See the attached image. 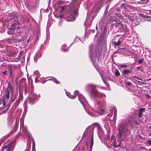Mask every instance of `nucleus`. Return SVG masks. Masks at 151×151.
Here are the masks:
<instances>
[{
    "mask_svg": "<svg viewBox=\"0 0 151 151\" xmlns=\"http://www.w3.org/2000/svg\"><path fill=\"white\" fill-rule=\"evenodd\" d=\"M11 18L9 19V21H12L14 23L11 24L10 27L8 29L7 34L8 35H13L11 38H6L5 40L10 44L14 45H18L19 43L22 40L23 37L22 35V31L18 30L20 29L19 27H17V25L21 24L18 21L17 17L15 12L10 13L9 14Z\"/></svg>",
    "mask_w": 151,
    "mask_h": 151,
    "instance_id": "obj_1",
    "label": "nucleus"
},
{
    "mask_svg": "<svg viewBox=\"0 0 151 151\" xmlns=\"http://www.w3.org/2000/svg\"><path fill=\"white\" fill-rule=\"evenodd\" d=\"M132 120H129L122 121L119 124L118 128L119 132L117 136V140L114 136L111 137V141L114 143L113 145L115 147H119L121 141L125 139L126 136L130 134L128 128L132 126Z\"/></svg>",
    "mask_w": 151,
    "mask_h": 151,
    "instance_id": "obj_2",
    "label": "nucleus"
},
{
    "mask_svg": "<svg viewBox=\"0 0 151 151\" xmlns=\"http://www.w3.org/2000/svg\"><path fill=\"white\" fill-rule=\"evenodd\" d=\"M66 93L68 97L71 99H75L78 96L79 100L83 106L86 112L90 115L92 116L91 113H90L88 110V109L89 107L88 103L84 96L82 95L79 94L78 91H75L73 95H71L70 93H68L66 91Z\"/></svg>",
    "mask_w": 151,
    "mask_h": 151,
    "instance_id": "obj_3",
    "label": "nucleus"
},
{
    "mask_svg": "<svg viewBox=\"0 0 151 151\" xmlns=\"http://www.w3.org/2000/svg\"><path fill=\"white\" fill-rule=\"evenodd\" d=\"M94 128L95 126L93 124L88 126L86 129L83 136V137L84 136H87L88 139H90L89 151H92L93 144V132Z\"/></svg>",
    "mask_w": 151,
    "mask_h": 151,
    "instance_id": "obj_4",
    "label": "nucleus"
},
{
    "mask_svg": "<svg viewBox=\"0 0 151 151\" xmlns=\"http://www.w3.org/2000/svg\"><path fill=\"white\" fill-rule=\"evenodd\" d=\"M8 84L7 87L5 91L4 98L8 100L9 97L10 92L11 93V95L10 99L9 102L8 104H11L15 100L17 94L15 95L14 96H13V91L12 86L11 85L9 82H8Z\"/></svg>",
    "mask_w": 151,
    "mask_h": 151,
    "instance_id": "obj_5",
    "label": "nucleus"
},
{
    "mask_svg": "<svg viewBox=\"0 0 151 151\" xmlns=\"http://www.w3.org/2000/svg\"><path fill=\"white\" fill-rule=\"evenodd\" d=\"M95 86L92 84H89L86 86V89L90 92L91 95L95 97H105L106 95L104 93L99 92L95 88Z\"/></svg>",
    "mask_w": 151,
    "mask_h": 151,
    "instance_id": "obj_6",
    "label": "nucleus"
},
{
    "mask_svg": "<svg viewBox=\"0 0 151 151\" xmlns=\"http://www.w3.org/2000/svg\"><path fill=\"white\" fill-rule=\"evenodd\" d=\"M95 46L93 45H91L89 46V56L93 63L95 61L97 55L101 53L100 52H98L96 49L95 50Z\"/></svg>",
    "mask_w": 151,
    "mask_h": 151,
    "instance_id": "obj_7",
    "label": "nucleus"
},
{
    "mask_svg": "<svg viewBox=\"0 0 151 151\" xmlns=\"http://www.w3.org/2000/svg\"><path fill=\"white\" fill-rule=\"evenodd\" d=\"M78 15V8L72 10L70 12V15L68 17L67 20L68 21H74L76 17Z\"/></svg>",
    "mask_w": 151,
    "mask_h": 151,
    "instance_id": "obj_8",
    "label": "nucleus"
},
{
    "mask_svg": "<svg viewBox=\"0 0 151 151\" xmlns=\"http://www.w3.org/2000/svg\"><path fill=\"white\" fill-rule=\"evenodd\" d=\"M95 105L96 108L99 110H101L102 112L104 111V109H101L102 107H104L106 105V102L104 100L102 101H100L98 100H96L95 101Z\"/></svg>",
    "mask_w": 151,
    "mask_h": 151,
    "instance_id": "obj_9",
    "label": "nucleus"
},
{
    "mask_svg": "<svg viewBox=\"0 0 151 151\" xmlns=\"http://www.w3.org/2000/svg\"><path fill=\"white\" fill-rule=\"evenodd\" d=\"M106 28H105L103 33L101 34L100 35L101 37V44L103 46H106V40L105 37V33L106 31Z\"/></svg>",
    "mask_w": 151,
    "mask_h": 151,
    "instance_id": "obj_10",
    "label": "nucleus"
},
{
    "mask_svg": "<svg viewBox=\"0 0 151 151\" xmlns=\"http://www.w3.org/2000/svg\"><path fill=\"white\" fill-rule=\"evenodd\" d=\"M8 68L10 70V75H9V77L12 78L13 80L15 76L14 72L16 68V66L14 65H9Z\"/></svg>",
    "mask_w": 151,
    "mask_h": 151,
    "instance_id": "obj_11",
    "label": "nucleus"
},
{
    "mask_svg": "<svg viewBox=\"0 0 151 151\" xmlns=\"http://www.w3.org/2000/svg\"><path fill=\"white\" fill-rule=\"evenodd\" d=\"M36 99V95L34 93L33 91H30L29 96H28V100L31 104H34V100Z\"/></svg>",
    "mask_w": 151,
    "mask_h": 151,
    "instance_id": "obj_12",
    "label": "nucleus"
},
{
    "mask_svg": "<svg viewBox=\"0 0 151 151\" xmlns=\"http://www.w3.org/2000/svg\"><path fill=\"white\" fill-rule=\"evenodd\" d=\"M115 26L116 27H119L120 29L122 30V31L124 32L125 33H127L129 31V29L127 27L126 25H123L120 21L117 25Z\"/></svg>",
    "mask_w": 151,
    "mask_h": 151,
    "instance_id": "obj_13",
    "label": "nucleus"
},
{
    "mask_svg": "<svg viewBox=\"0 0 151 151\" xmlns=\"http://www.w3.org/2000/svg\"><path fill=\"white\" fill-rule=\"evenodd\" d=\"M7 51L8 52L7 55L9 56H14L17 55L16 51L12 47H9L7 48Z\"/></svg>",
    "mask_w": 151,
    "mask_h": 151,
    "instance_id": "obj_14",
    "label": "nucleus"
},
{
    "mask_svg": "<svg viewBox=\"0 0 151 151\" xmlns=\"http://www.w3.org/2000/svg\"><path fill=\"white\" fill-rule=\"evenodd\" d=\"M13 144L14 142H12L7 145H4V150L5 151H12Z\"/></svg>",
    "mask_w": 151,
    "mask_h": 151,
    "instance_id": "obj_15",
    "label": "nucleus"
},
{
    "mask_svg": "<svg viewBox=\"0 0 151 151\" xmlns=\"http://www.w3.org/2000/svg\"><path fill=\"white\" fill-rule=\"evenodd\" d=\"M8 101V100L6 98L3 97V99H0V105L3 104L4 107H6L7 104H9Z\"/></svg>",
    "mask_w": 151,
    "mask_h": 151,
    "instance_id": "obj_16",
    "label": "nucleus"
},
{
    "mask_svg": "<svg viewBox=\"0 0 151 151\" xmlns=\"http://www.w3.org/2000/svg\"><path fill=\"white\" fill-rule=\"evenodd\" d=\"M95 126V127H96L97 129V133L99 136V135L100 134H101L103 133V131L102 129L100 127V125L98 123H96L93 125Z\"/></svg>",
    "mask_w": 151,
    "mask_h": 151,
    "instance_id": "obj_17",
    "label": "nucleus"
},
{
    "mask_svg": "<svg viewBox=\"0 0 151 151\" xmlns=\"http://www.w3.org/2000/svg\"><path fill=\"white\" fill-rule=\"evenodd\" d=\"M126 17L128 19L129 21L131 23L132 25H133L134 23V24L136 25L139 24V23L138 22H135L133 17L132 16H127Z\"/></svg>",
    "mask_w": 151,
    "mask_h": 151,
    "instance_id": "obj_18",
    "label": "nucleus"
},
{
    "mask_svg": "<svg viewBox=\"0 0 151 151\" xmlns=\"http://www.w3.org/2000/svg\"><path fill=\"white\" fill-rule=\"evenodd\" d=\"M23 90L22 88L19 87V96L18 100L19 101L22 100L23 99Z\"/></svg>",
    "mask_w": 151,
    "mask_h": 151,
    "instance_id": "obj_19",
    "label": "nucleus"
},
{
    "mask_svg": "<svg viewBox=\"0 0 151 151\" xmlns=\"http://www.w3.org/2000/svg\"><path fill=\"white\" fill-rule=\"evenodd\" d=\"M20 128L22 129L23 131L25 134L27 133V127L24 126V121L23 120H21Z\"/></svg>",
    "mask_w": 151,
    "mask_h": 151,
    "instance_id": "obj_20",
    "label": "nucleus"
},
{
    "mask_svg": "<svg viewBox=\"0 0 151 151\" xmlns=\"http://www.w3.org/2000/svg\"><path fill=\"white\" fill-rule=\"evenodd\" d=\"M33 91L32 90L30 89V86L29 85H27L26 84H25V92L27 94V92H29L30 93V91Z\"/></svg>",
    "mask_w": 151,
    "mask_h": 151,
    "instance_id": "obj_21",
    "label": "nucleus"
},
{
    "mask_svg": "<svg viewBox=\"0 0 151 151\" xmlns=\"http://www.w3.org/2000/svg\"><path fill=\"white\" fill-rule=\"evenodd\" d=\"M132 68L130 70L128 69H124L123 70V73L124 75H128L129 73H132Z\"/></svg>",
    "mask_w": 151,
    "mask_h": 151,
    "instance_id": "obj_22",
    "label": "nucleus"
},
{
    "mask_svg": "<svg viewBox=\"0 0 151 151\" xmlns=\"http://www.w3.org/2000/svg\"><path fill=\"white\" fill-rule=\"evenodd\" d=\"M144 110L145 109L143 108H142L139 109V113L138 115V116L140 118L141 117L142 112L144 111Z\"/></svg>",
    "mask_w": 151,
    "mask_h": 151,
    "instance_id": "obj_23",
    "label": "nucleus"
},
{
    "mask_svg": "<svg viewBox=\"0 0 151 151\" xmlns=\"http://www.w3.org/2000/svg\"><path fill=\"white\" fill-rule=\"evenodd\" d=\"M20 101L19 100H17L15 103L13 105V107L15 108L17 107L19 105L20 102Z\"/></svg>",
    "mask_w": 151,
    "mask_h": 151,
    "instance_id": "obj_24",
    "label": "nucleus"
},
{
    "mask_svg": "<svg viewBox=\"0 0 151 151\" xmlns=\"http://www.w3.org/2000/svg\"><path fill=\"white\" fill-rule=\"evenodd\" d=\"M23 105L24 106V112H26L27 111V103L26 102H25L23 104Z\"/></svg>",
    "mask_w": 151,
    "mask_h": 151,
    "instance_id": "obj_25",
    "label": "nucleus"
},
{
    "mask_svg": "<svg viewBox=\"0 0 151 151\" xmlns=\"http://www.w3.org/2000/svg\"><path fill=\"white\" fill-rule=\"evenodd\" d=\"M66 46L65 44L63 45L61 47V50L65 52L68 51L66 49H65L64 47Z\"/></svg>",
    "mask_w": 151,
    "mask_h": 151,
    "instance_id": "obj_26",
    "label": "nucleus"
},
{
    "mask_svg": "<svg viewBox=\"0 0 151 151\" xmlns=\"http://www.w3.org/2000/svg\"><path fill=\"white\" fill-rule=\"evenodd\" d=\"M119 67L121 68H126L127 67V65L123 64H122L119 65Z\"/></svg>",
    "mask_w": 151,
    "mask_h": 151,
    "instance_id": "obj_27",
    "label": "nucleus"
},
{
    "mask_svg": "<svg viewBox=\"0 0 151 151\" xmlns=\"http://www.w3.org/2000/svg\"><path fill=\"white\" fill-rule=\"evenodd\" d=\"M53 79H49V80H52L56 84H58L60 83V82L59 81H58L55 78H54Z\"/></svg>",
    "mask_w": 151,
    "mask_h": 151,
    "instance_id": "obj_28",
    "label": "nucleus"
},
{
    "mask_svg": "<svg viewBox=\"0 0 151 151\" xmlns=\"http://www.w3.org/2000/svg\"><path fill=\"white\" fill-rule=\"evenodd\" d=\"M120 74L119 71L117 69H116L115 72V75L116 76H118Z\"/></svg>",
    "mask_w": 151,
    "mask_h": 151,
    "instance_id": "obj_29",
    "label": "nucleus"
},
{
    "mask_svg": "<svg viewBox=\"0 0 151 151\" xmlns=\"http://www.w3.org/2000/svg\"><path fill=\"white\" fill-rule=\"evenodd\" d=\"M144 60V59L143 58H142L141 59H139L138 61V64H140L142 63L143 62Z\"/></svg>",
    "mask_w": 151,
    "mask_h": 151,
    "instance_id": "obj_30",
    "label": "nucleus"
},
{
    "mask_svg": "<svg viewBox=\"0 0 151 151\" xmlns=\"http://www.w3.org/2000/svg\"><path fill=\"white\" fill-rule=\"evenodd\" d=\"M26 79L24 78H22L20 81V84H21L22 83L24 82L25 81Z\"/></svg>",
    "mask_w": 151,
    "mask_h": 151,
    "instance_id": "obj_31",
    "label": "nucleus"
},
{
    "mask_svg": "<svg viewBox=\"0 0 151 151\" xmlns=\"http://www.w3.org/2000/svg\"><path fill=\"white\" fill-rule=\"evenodd\" d=\"M116 112L115 111H114V119H112L111 120H116Z\"/></svg>",
    "mask_w": 151,
    "mask_h": 151,
    "instance_id": "obj_32",
    "label": "nucleus"
},
{
    "mask_svg": "<svg viewBox=\"0 0 151 151\" xmlns=\"http://www.w3.org/2000/svg\"><path fill=\"white\" fill-rule=\"evenodd\" d=\"M79 40H81L80 38L79 37H75L74 42H76L78 41Z\"/></svg>",
    "mask_w": 151,
    "mask_h": 151,
    "instance_id": "obj_33",
    "label": "nucleus"
},
{
    "mask_svg": "<svg viewBox=\"0 0 151 151\" xmlns=\"http://www.w3.org/2000/svg\"><path fill=\"white\" fill-rule=\"evenodd\" d=\"M112 77V75L111 74H109L107 76V78L109 80H111Z\"/></svg>",
    "mask_w": 151,
    "mask_h": 151,
    "instance_id": "obj_34",
    "label": "nucleus"
},
{
    "mask_svg": "<svg viewBox=\"0 0 151 151\" xmlns=\"http://www.w3.org/2000/svg\"><path fill=\"white\" fill-rule=\"evenodd\" d=\"M125 83L127 86H130L131 85V83L129 81H127L125 82Z\"/></svg>",
    "mask_w": 151,
    "mask_h": 151,
    "instance_id": "obj_35",
    "label": "nucleus"
},
{
    "mask_svg": "<svg viewBox=\"0 0 151 151\" xmlns=\"http://www.w3.org/2000/svg\"><path fill=\"white\" fill-rule=\"evenodd\" d=\"M137 70H140L141 71H143V69L141 68V66H138L136 68Z\"/></svg>",
    "mask_w": 151,
    "mask_h": 151,
    "instance_id": "obj_36",
    "label": "nucleus"
},
{
    "mask_svg": "<svg viewBox=\"0 0 151 151\" xmlns=\"http://www.w3.org/2000/svg\"><path fill=\"white\" fill-rule=\"evenodd\" d=\"M147 143L149 145H151V140H148L147 141Z\"/></svg>",
    "mask_w": 151,
    "mask_h": 151,
    "instance_id": "obj_37",
    "label": "nucleus"
},
{
    "mask_svg": "<svg viewBox=\"0 0 151 151\" xmlns=\"http://www.w3.org/2000/svg\"><path fill=\"white\" fill-rule=\"evenodd\" d=\"M116 42L117 43L116 44H117V46H119L121 43V42L120 41V40H118V41L117 42Z\"/></svg>",
    "mask_w": 151,
    "mask_h": 151,
    "instance_id": "obj_38",
    "label": "nucleus"
},
{
    "mask_svg": "<svg viewBox=\"0 0 151 151\" xmlns=\"http://www.w3.org/2000/svg\"><path fill=\"white\" fill-rule=\"evenodd\" d=\"M113 44L115 46H117V43L115 41H113L112 42Z\"/></svg>",
    "mask_w": 151,
    "mask_h": 151,
    "instance_id": "obj_39",
    "label": "nucleus"
},
{
    "mask_svg": "<svg viewBox=\"0 0 151 151\" xmlns=\"http://www.w3.org/2000/svg\"><path fill=\"white\" fill-rule=\"evenodd\" d=\"M146 97L148 99H149L150 98V96L146 94Z\"/></svg>",
    "mask_w": 151,
    "mask_h": 151,
    "instance_id": "obj_40",
    "label": "nucleus"
},
{
    "mask_svg": "<svg viewBox=\"0 0 151 151\" xmlns=\"http://www.w3.org/2000/svg\"><path fill=\"white\" fill-rule=\"evenodd\" d=\"M6 73H7L6 71H4L3 72V75H6Z\"/></svg>",
    "mask_w": 151,
    "mask_h": 151,
    "instance_id": "obj_41",
    "label": "nucleus"
},
{
    "mask_svg": "<svg viewBox=\"0 0 151 151\" xmlns=\"http://www.w3.org/2000/svg\"><path fill=\"white\" fill-rule=\"evenodd\" d=\"M29 40H30V39H29H29H28V40H27V44L29 42Z\"/></svg>",
    "mask_w": 151,
    "mask_h": 151,
    "instance_id": "obj_42",
    "label": "nucleus"
},
{
    "mask_svg": "<svg viewBox=\"0 0 151 151\" xmlns=\"http://www.w3.org/2000/svg\"><path fill=\"white\" fill-rule=\"evenodd\" d=\"M134 3L136 4H138L139 3V1H137V2H134Z\"/></svg>",
    "mask_w": 151,
    "mask_h": 151,
    "instance_id": "obj_43",
    "label": "nucleus"
},
{
    "mask_svg": "<svg viewBox=\"0 0 151 151\" xmlns=\"http://www.w3.org/2000/svg\"><path fill=\"white\" fill-rule=\"evenodd\" d=\"M134 122H135V123L136 124H138V123L137 122V121H134Z\"/></svg>",
    "mask_w": 151,
    "mask_h": 151,
    "instance_id": "obj_44",
    "label": "nucleus"
},
{
    "mask_svg": "<svg viewBox=\"0 0 151 151\" xmlns=\"http://www.w3.org/2000/svg\"><path fill=\"white\" fill-rule=\"evenodd\" d=\"M141 1L143 2H146L147 0H140Z\"/></svg>",
    "mask_w": 151,
    "mask_h": 151,
    "instance_id": "obj_45",
    "label": "nucleus"
},
{
    "mask_svg": "<svg viewBox=\"0 0 151 151\" xmlns=\"http://www.w3.org/2000/svg\"><path fill=\"white\" fill-rule=\"evenodd\" d=\"M101 77H102V79H103V81H104V83H105V81H104V80L103 79V78H102V75H101Z\"/></svg>",
    "mask_w": 151,
    "mask_h": 151,
    "instance_id": "obj_46",
    "label": "nucleus"
},
{
    "mask_svg": "<svg viewBox=\"0 0 151 151\" xmlns=\"http://www.w3.org/2000/svg\"><path fill=\"white\" fill-rule=\"evenodd\" d=\"M63 1H59V2H58V3L59 4H60V3L62 2Z\"/></svg>",
    "mask_w": 151,
    "mask_h": 151,
    "instance_id": "obj_47",
    "label": "nucleus"
},
{
    "mask_svg": "<svg viewBox=\"0 0 151 151\" xmlns=\"http://www.w3.org/2000/svg\"><path fill=\"white\" fill-rule=\"evenodd\" d=\"M86 145L87 146V148L88 147V142H86Z\"/></svg>",
    "mask_w": 151,
    "mask_h": 151,
    "instance_id": "obj_48",
    "label": "nucleus"
},
{
    "mask_svg": "<svg viewBox=\"0 0 151 151\" xmlns=\"http://www.w3.org/2000/svg\"><path fill=\"white\" fill-rule=\"evenodd\" d=\"M133 77L134 78H137L139 79V78L137 77H136V76H134Z\"/></svg>",
    "mask_w": 151,
    "mask_h": 151,
    "instance_id": "obj_49",
    "label": "nucleus"
},
{
    "mask_svg": "<svg viewBox=\"0 0 151 151\" xmlns=\"http://www.w3.org/2000/svg\"><path fill=\"white\" fill-rule=\"evenodd\" d=\"M76 1H77V0H76L74 2V4H76Z\"/></svg>",
    "mask_w": 151,
    "mask_h": 151,
    "instance_id": "obj_50",
    "label": "nucleus"
},
{
    "mask_svg": "<svg viewBox=\"0 0 151 151\" xmlns=\"http://www.w3.org/2000/svg\"><path fill=\"white\" fill-rule=\"evenodd\" d=\"M82 151H84V148H83L82 149Z\"/></svg>",
    "mask_w": 151,
    "mask_h": 151,
    "instance_id": "obj_51",
    "label": "nucleus"
},
{
    "mask_svg": "<svg viewBox=\"0 0 151 151\" xmlns=\"http://www.w3.org/2000/svg\"><path fill=\"white\" fill-rule=\"evenodd\" d=\"M151 80V78H149V79H148L147 80L150 81Z\"/></svg>",
    "mask_w": 151,
    "mask_h": 151,
    "instance_id": "obj_52",
    "label": "nucleus"
},
{
    "mask_svg": "<svg viewBox=\"0 0 151 151\" xmlns=\"http://www.w3.org/2000/svg\"><path fill=\"white\" fill-rule=\"evenodd\" d=\"M149 135L150 136H151V132L149 134Z\"/></svg>",
    "mask_w": 151,
    "mask_h": 151,
    "instance_id": "obj_53",
    "label": "nucleus"
},
{
    "mask_svg": "<svg viewBox=\"0 0 151 151\" xmlns=\"http://www.w3.org/2000/svg\"><path fill=\"white\" fill-rule=\"evenodd\" d=\"M72 44H71L70 45V46H69V47H70V46L72 45Z\"/></svg>",
    "mask_w": 151,
    "mask_h": 151,
    "instance_id": "obj_54",
    "label": "nucleus"
},
{
    "mask_svg": "<svg viewBox=\"0 0 151 151\" xmlns=\"http://www.w3.org/2000/svg\"><path fill=\"white\" fill-rule=\"evenodd\" d=\"M150 151H151V148L150 149Z\"/></svg>",
    "mask_w": 151,
    "mask_h": 151,
    "instance_id": "obj_55",
    "label": "nucleus"
},
{
    "mask_svg": "<svg viewBox=\"0 0 151 151\" xmlns=\"http://www.w3.org/2000/svg\"><path fill=\"white\" fill-rule=\"evenodd\" d=\"M150 129H151V126L150 127Z\"/></svg>",
    "mask_w": 151,
    "mask_h": 151,
    "instance_id": "obj_56",
    "label": "nucleus"
},
{
    "mask_svg": "<svg viewBox=\"0 0 151 151\" xmlns=\"http://www.w3.org/2000/svg\"><path fill=\"white\" fill-rule=\"evenodd\" d=\"M101 114V113H99L100 114Z\"/></svg>",
    "mask_w": 151,
    "mask_h": 151,
    "instance_id": "obj_57",
    "label": "nucleus"
},
{
    "mask_svg": "<svg viewBox=\"0 0 151 151\" xmlns=\"http://www.w3.org/2000/svg\"><path fill=\"white\" fill-rule=\"evenodd\" d=\"M35 57L34 58V59H35Z\"/></svg>",
    "mask_w": 151,
    "mask_h": 151,
    "instance_id": "obj_58",
    "label": "nucleus"
},
{
    "mask_svg": "<svg viewBox=\"0 0 151 151\" xmlns=\"http://www.w3.org/2000/svg\"><path fill=\"white\" fill-rule=\"evenodd\" d=\"M36 79H37V78H35V81H36Z\"/></svg>",
    "mask_w": 151,
    "mask_h": 151,
    "instance_id": "obj_59",
    "label": "nucleus"
},
{
    "mask_svg": "<svg viewBox=\"0 0 151 151\" xmlns=\"http://www.w3.org/2000/svg\"><path fill=\"white\" fill-rule=\"evenodd\" d=\"M32 98H33V96H32Z\"/></svg>",
    "mask_w": 151,
    "mask_h": 151,
    "instance_id": "obj_60",
    "label": "nucleus"
},
{
    "mask_svg": "<svg viewBox=\"0 0 151 151\" xmlns=\"http://www.w3.org/2000/svg\"><path fill=\"white\" fill-rule=\"evenodd\" d=\"M12 133V132H11L10 134H11Z\"/></svg>",
    "mask_w": 151,
    "mask_h": 151,
    "instance_id": "obj_61",
    "label": "nucleus"
},
{
    "mask_svg": "<svg viewBox=\"0 0 151 151\" xmlns=\"http://www.w3.org/2000/svg\"><path fill=\"white\" fill-rule=\"evenodd\" d=\"M138 19H137V20H138Z\"/></svg>",
    "mask_w": 151,
    "mask_h": 151,
    "instance_id": "obj_62",
    "label": "nucleus"
},
{
    "mask_svg": "<svg viewBox=\"0 0 151 151\" xmlns=\"http://www.w3.org/2000/svg\"><path fill=\"white\" fill-rule=\"evenodd\" d=\"M150 124V125H151V123Z\"/></svg>",
    "mask_w": 151,
    "mask_h": 151,
    "instance_id": "obj_63",
    "label": "nucleus"
}]
</instances>
